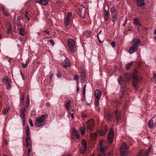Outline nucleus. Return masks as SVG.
Here are the masks:
<instances>
[{
  "label": "nucleus",
  "mask_w": 156,
  "mask_h": 156,
  "mask_svg": "<svg viewBox=\"0 0 156 156\" xmlns=\"http://www.w3.org/2000/svg\"><path fill=\"white\" fill-rule=\"evenodd\" d=\"M67 44L71 52H75L76 47L75 42L73 39L72 38L69 39L68 40Z\"/></svg>",
  "instance_id": "f257e3e1"
},
{
  "label": "nucleus",
  "mask_w": 156,
  "mask_h": 156,
  "mask_svg": "<svg viewBox=\"0 0 156 156\" xmlns=\"http://www.w3.org/2000/svg\"><path fill=\"white\" fill-rule=\"evenodd\" d=\"M26 132L27 133V137L26 138V145H25V146L26 147L28 146H30L31 145V140L30 138V131L28 126H27L26 128Z\"/></svg>",
  "instance_id": "f03ea898"
},
{
  "label": "nucleus",
  "mask_w": 156,
  "mask_h": 156,
  "mask_svg": "<svg viewBox=\"0 0 156 156\" xmlns=\"http://www.w3.org/2000/svg\"><path fill=\"white\" fill-rule=\"evenodd\" d=\"M45 118V115H42L37 118L36 120L35 124L39 127L43 126L44 125V120Z\"/></svg>",
  "instance_id": "7ed1b4c3"
},
{
  "label": "nucleus",
  "mask_w": 156,
  "mask_h": 156,
  "mask_svg": "<svg viewBox=\"0 0 156 156\" xmlns=\"http://www.w3.org/2000/svg\"><path fill=\"white\" fill-rule=\"evenodd\" d=\"M128 146L125 143H123L120 148V152L121 156H126L127 154Z\"/></svg>",
  "instance_id": "20e7f679"
},
{
  "label": "nucleus",
  "mask_w": 156,
  "mask_h": 156,
  "mask_svg": "<svg viewBox=\"0 0 156 156\" xmlns=\"http://www.w3.org/2000/svg\"><path fill=\"white\" fill-rule=\"evenodd\" d=\"M26 112V107L24 108L21 109L20 110V116L21 118L23 126L25 125V119L26 118L25 113Z\"/></svg>",
  "instance_id": "39448f33"
},
{
  "label": "nucleus",
  "mask_w": 156,
  "mask_h": 156,
  "mask_svg": "<svg viewBox=\"0 0 156 156\" xmlns=\"http://www.w3.org/2000/svg\"><path fill=\"white\" fill-rule=\"evenodd\" d=\"M107 147L106 146H103L101 144V145L100 150L101 152V155H98V156H106L105 152L106 151ZM111 153L110 152L108 154L107 156H112Z\"/></svg>",
  "instance_id": "423d86ee"
},
{
  "label": "nucleus",
  "mask_w": 156,
  "mask_h": 156,
  "mask_svg": "<svg viewBox=\"0 0 156 156\" xmlns=\"http://www.w3.org/2000/svg\"><path fill=\"white\" fill-rule=\"evenodd\" d=\"M82 146L79 149V152L81 154H83L85 152L87 149L86 142L84 139H83L82 141Z\"/></svg>",
  "instance_id": "0eeeda50"
},
{
  "label": "nucleus",
  "mask_w": 156,
  "mask_h": 156,
  "mask_svg": "<svg viewBox=\"0 0 156 156\" xmlns=\"http://www.w3.org/2000/svg\"><path fill=\"white\" fill-rule=\"evenodd\" d=\"M87 130L91 131L94 126V122L93 119L88 120L87 123Z\"/></svg>",
  "instance_id": "6e6552de"
},
{
  "label": "nucleus",
  "mask_w": 156,
  "mask_h": 156,
  "mask_svg": "<svg viewBox=\"0 0 156 156\" xmlns=\"http://www.w3.org/2000/svg\"><path fill=\"white\" fill-rule=\"evenodd\" d=\"M151 150V148L150 147L147 151L141 150L137 156H148Z\"/></svg>",
  "instance_id": "1a4fd4ad"
},
{
  "label": "nucleus",
  "mask_w": 156,
  "mask_h": 156,
  "mask_svg": "<svg viewBox=\"0 0 156 156\" xmlns=\"http://www.w3.org/2000/svg\"><path fill=\"white\" fill-rule=\"evenodd\" d=\"M3 81L5 83L7 89H9L11 87L10 84L11 81L10 80L9 78L7 76L5 77L3 79Z\"/></svg>",
  "instance_id": "9d476101"
},
{
  "label": "nucleus",
  "mask_w": 156,
  "mask_h": 156,
  "mask_svg": "<svg viewBox=\"0 0 156 156\" xmlns=\"http://www.w3.org/2000/svg\"><path fill=\"white\" fill-rule=\"evenodd\" d=\"M114 133L113 130L111 129L108 136V142L110 144H111L113 140Z\"/></svg>",
  "instance_id": "9b49d317"
},
{
  "label": "nucleus",
  "mask_w": 156,
  "mask_h": 156,
  "mask_svg": "<svg viewBox=\"0 0 156 156\" xmlns=\"http://www.w3.org/2000/svg\"><path fill=\"white\" fill-rule=\"evenodd\" d=\"M121 113L118 111V109H116V111L115 112V118L118 123L119 122L121 119Z\"/></svg>",
  "instance_id": "f8f14e48"
},
{
  "label": "nucleus",
  "mask_w": 156,
  "mask_h": 156,
  "mask_svg": "<svg viewBox=\"0 0 156 156\" xmlns=\"http://www.w3.org/2000/svg\"><path fill=\"white\" fill-rule=\"evenodd\" d=\"M132 40L133 42V45L136 47H138V46L141 43L140 40L138 38H133Z\"/></svg>",
  "instance_id": "ddd939ff"
},
{
  "label": "nucleus",
  "mask_w": 156,
  "mask_h": 156,
  "mask_svg": "<svg viewBox=\"0 0 156 156\" xmlns=\"http://www.w3.org/2000/svg\"><path fill=\"white\" fill-rule=\"evenodd\" d=\"M138 49V47L132 45L129 48V52L130 54H133L134 52H136Z\"/></svg>",
  "instance_id": "4468645a"
},
{
  "label": "nucleus",
  "mask_w": 156,
  "mask_h": 156,
  "mask_svg": "<svg viewBox=\"0 0 156 156\" xmlns=\"http://www.w3.org/2000/svg\"><path fill=\"white\" fill-rule=\"evenodd\" d=\"M105 119L108 122L112 121V115L110 113L106 112L105 114Z\"/></svg>",
  "instance_id": "2eb2a0df"
},
{
  "label": "nucleus",
  "mask_w": 156,
  "mask_h": 156,
  "mask_svg": "<svg viewBox=\"0 0 156 156\" xmlns=\"http://www.w3.org/2000/svg\"><path fill=\"white\" fill-rule=\"evenodd\" d=\"M138 82V79L137 76H134L133 78V86L135 88L137 87V82Z\"/></svg>",
  "instance_id": "dca6fc26"
},
{
  "label": "nucleus",
  "mask_w": 156,
  "mask_h": 156,
  "mask_svg": "<svg viewBox=\"0 0 156 156\" xmlns=\"http://www.w3.org/2000/svg\"><path fill=\"white\" fill-rule=\"evenodd\" d=\"M62 64L64 67H69L70 66L69 61L67 59H66L62 62Z\"/></svg>",
  "instance_id": "f3484780"
},
{
  "label": "nucleus",
  "mask_w": 156,
  "mask_h": 156,
  "mask_svg": "<svg viewBox=\"0 0 156 156\" xmlns=\"http://www.w3.org/2000/svg\"><path fill=\"white\" fill-rule=\"evenodd\" d=\"M101 91L99 90H96L94 91V96L96 98L100 99L101 96Z\"/></svg>",
  "instance_id": "a211bd4d"
},
{
  "label": "nucleus",
  "mask_w": 156,
  "mask_h": 156,
  "mask_svg": "<svg viewBox=\"0 0 156 156\" xmlns=\"http://www.w3.org/2000/svg\"><path fill=\"white\" fill-rule=\"evenodd\" d=\"M136 3L139 7L145 5L144 0H136Z\"/></svg>",
  "instance_id": "6ab92c4d"
},
{
  "label": "nucleus",
  "mask_w": 156,
  "mask_h": 156,
  "mask_svg": "<svg viewBox=\"0 0 156 156\" xmlns=\"http://www.w3.org/2000/svg\"><path fill=\"white\" fill-rule=\"evenodd\" d=\"M79 10L80 14H84L85 12V9L83 5H81L79 8Z\"/></svg>",
  "instance_id": "aec40b11"
},
{
  "label": "nucleus",
  "mask_w": 156,
  "mask_h": 156,
  "mask_svg": "<svg viewBox=\"0 0 156 156\" xmlns=\"http://www.w3.org/2000/svg\"><path fill=\"white\" fill-rule=\"evenodd\" d=\"M105 13L104 14V19L105 20L107 21L108 18L109 11L108 10H105Z\"/></svg>",
  "instance_id": "412c9836"
},
{
  "label": "nucleus",
  "mask_w": 156,
  "mask_h": 156,
  "mask_svg": "<svg viewBox=\"0 0 156 156\" xmlns=\"http://www.w3.org/2000/svg\"><path fill=\"white\" fill-rule=\"evenodd\" d=\"M49 0H40L37 2L42 5H46L48 3Z\"/></svg>",
  "instance_id": "4be33fe9"
},
{
  "label": "nucleus",
  "mask_w": 156,
  "mask_h": 156,
  "mask_svg": "<svg viewBox=\"0 0 156 156\" xmlns=\"http://www.w3.org/2000/svg\"><path fill=\"white\" fill-rule=\"evenodd\" d=\"M9 109V106L6 105L5 107L2 110V113L3 115H5L8 112Z\"/></svg>",
  "instance_id": "5701e85b"
},
{
  "label": "nucleus",
  "mask_w": 156,
  "mask_h": 156,
  "mask_svg": "<svg viewBox=\"0 0 156 156\" xmlns=\"http://www.w3.org/2000/svg\"><path fill=\"white\" fill-rule=\"evenodd\" d=\"M73 134H75L76 138L78 139L80 137L79 132L76 130L74 129H73Z\"/></svg>",
  "instance_id": "b1692460"
},
{
  "label": "nucleus",
  "mask_w": 156,
  "mask_h": 156,
  "mask_svg": "<svg viewBox=\"0 0 156 156\" xmlns=\"http://www.w3.org/2000/svg\"><path fill=\"white\" fill-rule=\"evenodd\" d=\"M106 128H104L99 131V134L101 136H103L105 134L107 131Z\"/></svg>",
  "instance_id": "393cba45"
},
{
  "label": "nucleus",
  "mask_w": 156,
  "mask_h": 156,
  "mask_svg": "<svg viewBox=\"0 0 156 156\" xmlns=\"http://www.w3.org/2000/svg\"><path fill=\"white\" fill-rule=\"evenodd\" d=\"M86 74L85 72L83 71L81 72L80 73V78H81V80L82 81H84V79L86 77Z\"/></svg>",
  "instance_id": "a878e982"
},
{
  "label": "nucleus",
  "mask_w": 156,
  "mask_h": 156,
  "mask_svg": "<svg viewBox=\"0 0 156 156\" xmlns=\"http://www.w3.org/2000/svg\"><path fill=\"white\" fill-rule=\"evenodd\" d=\"M19 32L20 34L22 36H23L26 34L25 29L23 27L20 28L19 30Z\"/></svg>",
  "instance_id": "bb28decb"
},
{
  "label": "nucleus",
  "mask_w": 156,
  "mask_h": 156,
  "mask_svg": "<svg viewBox=\"0 0 156 156\" xmlns=\"http://www.w3.org/2000/svg\"><path fill=\"white\" fill-rule=\"evenodd\" d=\"M90 137L93 140H96L97 138V135L95 133H92L90 134Z\"/></svg>",
  "instance_id": "cd10ccee"
},
{
  "label": "nucleus",
  "mask_w": 156,
  "mask_h": 156,
  "mask_svg": "<svg viewBox=\"0 0 156 156\" xmlns=\"http://www.w3.org/2000/svg\"><path fill=\"white\" fill-rule=\"evenodd\" d=\"M148 126L149 128H152L153 127V121L152 119H150L148 122Z\"/></svg>",
  "instance_id": "c85d7f7f"
},
{
  "label": "nucleus",
  "mask_w": 156,
  "mask_h": 156,
  "mask_svg": "<svg viewBox=\"0 0 156 156\" xmlns=\"http://www.w3.org/2000/svg\"><path fill=\"white\" fill-rule=\"evenodd\" d=\"M133 23L136 26H141L139 20L137 18H135L134 19Z\"/></svg>",
  "instance_id": "c756f323"
},
{
  "label": "nucleus",
  "mask_w": 156,
  "mask_h": 156,
  "mask_svg": "<svg viewBox=\"0 0 156 156\" xmlns=\"http://www.w3.org/2000/svg\"><path fill=\"white\" fill-rule=\"evenodd\" d=\"M133 61H132L131 62V63H129L127 64L126 66L125 69L127 70L129 69L132 66V64H133Z\"/></svg>",
  "instance_id": "7c9ffc66"
},
{
  "label": "nucleus",
  "mask_w": 156,
  "mask_h": 156,
  "mask_svg": "<svg viewBox=\"0 0 156 156\" xmlns=\"http://www.w3.org/2000/svg\"><path fill=\"white\" fill-rule=\"evenodd\" d=\"M112 15L113 16L112 17V20L113 22L115 23L117 20V14H115Z\"/></svg>",
  "instance_id": "2f4dec72"
},
{
  "label": "nucleus",
  "mask_w": 156,
  "mask_h": 156,
  "mask_svg": "<svg viewBox=\"0 0 156 156\" xmlns=\"http://www.w3.org/2000/svg\"><path fill=\"white\" fill-rule=\"evenodd\" d=\"M71 104L70 100H69L66 103V107L67 109L69 111V107Z\"/></svg>",
  "instance_id": "473e14b6"
},
{
  "label": "nucleus",
  "mask_w": 156,
  "mask_h": 156,
  "mask_svg": "<svg viewBox=\"0 0 156 156\" xmlns=\"http://www.w3.org/2000/svg\"><path fill=\"white\" fill-rule=\"evenodd\" d=\"M80 131L82 135H83L85 133V129L84 127H80Z\"/></svg>",
  "instance_id": "72a5a7b5"
},
{
  "label": "nucleus",
  "mask_w": 156,
  "mask_h": 156,
  "mask_svg": "<svg viewBox=\"0 0 156 156\" xmlns=\"http://www.w3.org/2000/svg\"><path fill=\"white\" fill-rule=\"evenodd\" d=\"M86 85H85L83 87V96L84 98V100H86L85 97V94H86Z\"/></svg>",
  "instance_id": "f704fd0d"
},
{
  "label": "nucleus",
  "mask_w": 156,
  "mask_h": 156,
  "mask_svg": "<svg viewBox=\"0 0 156 156\" xmlns=\"http://www.w3.org/2000/svg\"><path fill=\"white\" fill-rule=\"evenodd\" d=\"M71 13H69L67 15L65 20L70 21L71 20Z\"/></svg>",
  "instance_id": "c9c22d12"
},
{
  "label": "nucleus",
  "mask_w": 156,
  "mask_h": 156,
  "mask_svg": "<svg viewBox=\"0 0 156 156\" xmlns=\"http://www.w3.org/2000/svg\"><path fill=\"white\" fill-rule=\"evenodd\" d=\"M111 12L112 15H114L115 14H117L116 11L114 7H112L111 8Z\"/></svg>",
  "instance_id": "e433bc0d"
},
{
  "label": "nucleus",
  "mask_w": 156,
  "mask_h": 156,
  "mask_svg": "<svg viewBox=\"0 0 156 156\" xmlns=\"http://www.w3.org/2000/svg\"><path fill=\"white\" fill-rule=\"evenodd\" d=\"M100 99L95 98L94 101L95 105L97 106H98L99 105V100Z\"/></svg>",
  "instance_id": "4c0bfd02"
},
{
  "label": "nucleus",
  "mask_w": 156,
  "mask_h": 156,
  "mask_svg": "<svg viewBox=\"0 0 156 156\" xmlns=\"http://www.w3.org/2000/svg\"><path fill=\"white\" fill-rule=\"evenodd\" d=\"M24 98V95L23 93H22L20 98L21 103L22 104L23 103V100Z\"/></svg>",
  "instance_id": "58836bf2"
},
{
  "label": "nucleus",
  "mask_w": 156,
  "mask_h": 156,
  "mask_svg": "<svg viewBox=\"0 0 156 156\" xmlns=\"http://www.w3.org/2000/svg\"><path fill=\"white\" fill-rule=\"evenodd\" d=\"M118 82L121 85L122 84V77L121 76H120L118 79Z\"/></svg>",
  "instance_id": "ea45409f"
},
{
  "label": "nucleus",
  "mask_w": 156,
  "mask_h": 156,
  "mask_svg": "<svg viewBox=\"0 0 156 156\" xmlns=\"http://www.w3.org/2000/svg\"><path fill=\"white\" fill-rule=\"evenodd\" d=\"M70 21H69L68 20H65V22H64L65 25L66 26V27H67L70 24Z\"/></svg>",
  "instance_id": "a19ab883"
},
{
  "label": "nucleus",
  "mask_w": 156,
  "mask_h": 156,
  "mask_svg": "<svg viewBox=\"0 0 156 156\" xmlns=\"http://www.w3.org/2000/svg\"><path fill=\"white\" fill-rule=\"evenodd\" d=\"M102 31H101L98 33V34L97 35V37L98 39V40L99 41V43H101L102 42V41L100 39V37H99V34H101V33Z\"/></svg>",
  "instance_id": "79ce46f5"
},
{
  "label": "nucleus",
  "mask_w": 156,
  "mask_h": 156,
  "mask_svg": "<svg viewBox=\"0 0 156 156\" xmlns=\"http://www.w3.org/2000/svg\"><path fill=\"white\" fill-rule=\"evenodd\" d=\"M29 122L30 123V125L31 127H33V124L32 122V121L31 120V119H30L29 121Z\"/></svg>",
  "instance_id": "37998d69"
},
{
  "label": "nucleus",
  "mask_w": 156,
  "mask_h": 156,
  "mask_svg": "<svg viewBox=\"0 0 156 156\" xmlns=\"http://www.w3.org/2000/svg\"><path fill=\"white\" fill-rule=\"evenodd\" d=\"M130 80V77H126V78L124 80L125 82H129Z\"/></svg>",
  "instance_id": "c03bdc74"
},
{
  "label": "nucleus",
  "mask_w": 156,
  "mask_h": 156,
  "mask_svg": "<svg viewBox=\"0 0 156 156\" xmlns=\"http://www.w3.org/2000/svg\"><path fill=\"white\" fill-rule=\"evenodd\" d=\"M49 42L51 43V44L53 46L54 45V41L52 39H51L49 40Z\"/></svg>",
  "instance_id": "a18cd8bd"
},
{
  "label": "nucleus",
  "mask_w": 156,
  "mask_h": 156,
  "mask_svg": "<svg viewBox=\"0 0 156 156\" xmlns=\"http://www.w3.org/2000/svg\"><path fill=\"white\" fill-rule=\"evenodd\" d=\"M75 80H78L79 79V76L78 75L76 74L74 77Z\"/></svg>",
  "instance_id": "49530a36"
},
{
  "label": "nucleus",
  "mask_w": 156,
  "mask_h": 156,
  "mask_svg": "<svg viewBox=\"0 0 156 156\" xmlns=\"http://www.w3.org/2000/svg\"><path fill=\"white\" fill-rule=\"evenodd\" d=\"M25 16L27 18L28 20L29 21L30 20L29 17H28V12H26L25 13Z\"/></svg>",
  "instance_id": "de8ad7c7"
},
{
  "label": "nucleus",
  "mask_w": 156,
  "mask_h": 156,
  "mask_svg": "<svg viewBox=\"0 0 156 156\" xmlns=\"http://www.w3.org/2000/svg\"><path fill=\"white\" fill-rule=\"evenodd\" d=\"M87 115L84 113H82V116L83 118H86L87 117Z\"/></svg>",
  "instance_id": "09e8293b"
},
{
  "label": "nucleus",
  "mask_w": 156,
  "mask_h": 156,
  "mask_svg": "<svg viewBox=\"0 0 156 156\" xmlns=\"http://www.w3.org/2000/svg\"><path fill=\"white\" fill-rule=\"evenodd\" d=\"M111 45L113 48H114L115 47V43L114 41H112L111 43Z\"/></svg>",
  "instance_id": "8fccbe9b"
},
{
  "label": "nucleus",
  "mask_w": 156,
  "mask_h": 156,
  "mask_svg": "<svg viewBox=\"0 0 156 156\" xmlns=\"http://www.w3.org/2000/svg\"><path fill=\"white\" fill-rule=\"evenodd\" d=\"M27 105L26 106H27V107H28L29 106V104H30V100H29V98H28L27 99Z\"/></svg>",
  "instance_id": "3c124183"
},
{
  "label": "nucleus",
  "mask_w": 156,
  "mask_h": 156,
  "mask_svg": "<svg viewBox=\"0 0 156 156\" xmlns=\"http://www.w3.org/2000/svg\"><path fill=\"white\" fill-rule=\"evenodd\" d=\"M28 62H27L26 64H23L22 65V67L23 68H25L27 66Z\"/></svg>",
  "instance_id": "603ef678"
},
{
  "label": "nucleus",
  "mask_w": 156,
  "mask_h": 156,
  "mask_svg": "<svg viewBox=\"0 0 156 156\" xmlns=\"http://www.w3.org/2000/svg\"><path fill=\"white\" fill-rule=\"evenodd\" d=\"M12 32V31L11 29L10 28H9L8 30V33H9L10 34H11Z\"/></svg>",
  "instance_id": "864d4df0"
},
{
  "label": "nucleus",
  "mask_w": 156,
  "mask_h": 156,
  "mask_svg": "<svg viewBox=\"0 0 156 156\" xmlns=\"http://www.w3.org/2000/svg\"><path fill=\"white\" fill-rule=\"evenodd\" d=\"M44 32H45L46 34H48V35H50V34H49L50 32H49V31H48V30H44Z\"/></svg>",
  "instance_id": "5fc2aeb1"
},
{
  "label": "nucleus",
  "mask_w": 156,
  "mask_h": 156,
  "mask_svg": "<svg viewBox=\"0 0 156 156\" xmlns=\"http://www.w3.org/2000/svg\"><path fill=\"white\" fill-rule=\"evenodd\" d=\"M73 112L72 113L70 112V114H71V116L72 118H73V110H72Z\"/></svg>",
  "instance_id": "6e6d98bb"
},
{
  "label": "nucleus",
  "mask_w": 156,
  "mask_h": 156,
  "mask_svg": "<svg viewBox=\"0 0 156 156\" xmlns=\"http://www.w3.org/2000/svg\"><path fill=\"white\" fill-rule=\"evenodd\" d=\"M124 95V92L123 91H122V94H121V97H123Z\"/></svg>",
  "instance_id": "4d7b16f0"
},
{
  "label": "nucleus",
  "mask_w": 156,
  "mask_h": 156,
  "mask_svg": "<svg viewBox=\"0 0 156 156\" xmlns=\"http://www.w3.org/2000/svg\"><path fill=\"white\" fill-rule=\"evenodd\" d=\"M4 37V36L3 35L0 34V39H2Z\"/></svg>",
  "instance_id": "13d9d810"
},
{
  "label": "nucleus",
  "mask_w": 156,
  "mask_h": 156,
  "mask_svg": "<svg viewBox=\"0 0 156 156\" xmlns=\"http://www.w3.org/2000/svg\"><path fill=\"white\" fill-rule=\"evenodd\" d=\"M62 75L61 74H57V76L58 78H60L61 77Z\"/></svg>",
  "instance_id": "bf43d9fd"
},
{
  "label": "nucleus",
  "mask_w": 156,
  "mask_h": 156,
  "mask_svg": "<svg viewBox=\"0 0 156 156\" xmlns=\"http://www.w3.org/2000/svg\"><path fill=\"white\" fill-rule=\"evenodd\" d=\"M49 105H50V104H49V102H47L46 103V105L47 106H49Z\"/></svg>",
  "instance_id": "052dcab7"
},
{
  "label": "nucleus",
  "mask_w": 156,
  "mask_h": 156,
  "mask_svg": "<svg viewBox=\"0 0 156 156\" xmlns=\"http://www.w3.org/2000/svg\"><path fill=\"white\" fill-rule=\"evenodd\" d=\"M126 22H127V20H125L124 23V24H123L124 26H125V25L126 24Z\"/></svg>",
  "instance_id": "680f3d73"
},
{
  "label": "nucleus",
  "mask_w": 156,
  "mask_h": 156,
  "mask_svg": "<svg viewBox=\"0 0 156 156\" xmlns=\"http://www.w3.org/2000/svg\"><path fill=\"white\" fill-rule=\"evenodd\" d=\"M31 152V151H30V148H29L28 149V154H29V153L30 152Z\"/></svg>",
  "instance_id": "e2e57ef3"
},
{
  "label": "nucleus",
  "mask_w": 156,
  "mask_h": 156,
  "mask_svg": "<svg viewBox=\"0 0 156 156\" xmlns=\"http://www.w3.org/2000/svg\"><path fill=\"white\" fill-rule=\"evenodd\" d=\"M79 90V89L78 85H77V92H78Z\"/></svg>",
  "instance_id": "0e129e2a"
},
{
  "label": "nucleus",
  "mask_w": 156,
  "mask_h": 156,
  "mask_svg": "<svg viewBox=\"0 0 156 156\" xmlns=\"http://www.w3.org/2000/svg\"><path fill=\"white\" fill-rule=\"evenodd\" d=\"M153 34H154L156 35V29L154 31Z\"/></svg>",
  "instance_id": "69168bd1"
},
{
  "label": "nucleus",
  "mask_w": 156,
  "mask_h": 156,
  "mask_svg": "<svg viewBox=\"0 0 156 156\" xmlns=\"http://www.w3.org/2000/svg\"><path fill=\"white\" fill-rule=\"evenodd\" d=\"M3 13L5 15H7V14H8L6 12H5V11H4V12H3Z\"/></svg>",
  "instance_id": "338daca9"
},
{
  "label": "nucleus",
  "mask_w": 156,
  "mask_h": 156,
  "mask_svg": "<svg viewBox=\"0 0 156 156\" xmlns=\"http://www.w3.org/2000/svg\"><path fill=\"white\" fill-rule=\"evenodd\" d=\"M19 39L21 41H23L22 38L21 37H20Z\"/></svg>",
  "instance_id": "774afa93"
}]
</instances>
